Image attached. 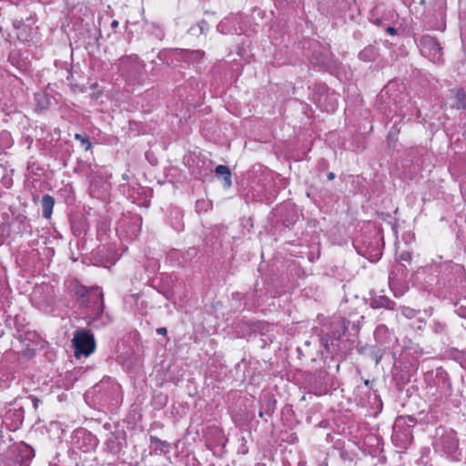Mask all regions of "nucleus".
I'll return each instance as SVG.
<instances>
[{
  "mask_svg": "<svg viewBox=\"0 0 466 466\" xmlns=\"http://www.w3.org/2000/svg\"><path fill=\"white\" fill-rule=\"evenodd\" d=\"M3 441L2 422H0V441Z\"/></svg>",
  "mask_w": 466,
  "mask_h": 466,
  "instance_id": "393cba45",
  "label": "nucleus"
},
{
  "mask_svg": "<svg viewBox=\"0 0 466 466\" xmlns=\"http://www.w3.org/2000/svg\"><path fill=\"white\" fill-rule=\"evenodd\" d=\"M420 50L423 56L433 62H439L441 58V47L431 36H424L420 42Z\"/></svg>",
  "mask_w": 466,
  "mask_h": 466,
  "instance_id": "39448f33",
  "label": "nucleus"
},
{
  "mask_svg": "<svg viewBox=\"0 0 466 466\" xmlns=\"http://www.w3.org/2000/svg\"><path fill=\"white\" fill-rule=\"evenodd\" d=\"M434 447L439 451L452 454L458 448L456 433L452 430L438 429Z\"/></svg>",
  "mask_w": 466,
  "mask_h": 466,
  "instance_id": "20e7f679",
  "label": "nucleus"
},
{
  "mask_svg": "<svg viewBox=\"0 0 466 466\" xmlns=\"http://www.w3.org/2000/svg\"><path fill=\"white\" fill-rule=\"evenodd\" d=\"M72 344L75 349V356H89L96 349V342L93 334L86 329H77L74 333Z\"/></svg>",
  "mask_w": 466,
  "mask_h": 466,
  "instance_id": "f03ea898",
  "label": "nucleus"
},
{
  "mask_svg": "<svg viewBox=\"0 0 466 466\" xmlns=\"http://www.w3.org/2000/svg\"><path fill=\"white\" fill-rule=\"evenodd\" d=\"M458 314H459L461 317H462V318L466 319V309H465V308H463V307L459 308V309H458Z\"/></svg>",
  "mask_w": 466,
  "mask_h": 466,
  "instance_id": "6ab92c4d",
  "label": "nucleus"
},
{
  "mask_svg": "<svg viewBox=\"0 0 466 466\" xmlns=\"http://www.w3.org/2000/svg\"><path fill=\"white\" fill-rule=\"evenodd\" d=\"M395 303L385 296H379L372 299V308H385L388 309H393Z\"/></svg>",
  "mask_w": 466,
  "mask_h": 466,
  "instance_id": "0eeeda50",
  "label": "nucleus"
},
{
  "mask_svg": "<svg viewBox=\"0 0 466 466\" xmlns=\"http://www.w3.org/2000/svg\"><path fill=\"white\" fill-rule=\"evenodd\" d=\"M118 26V21L116 20H114L112 23H111V27L112 28H116Z\"/></svg>",
  "mask_w": 466,
  "mask_h": 466,
  "instance_id": "5701e85b",
  "label": "nucleus"
},
{
  "mask_svg": "<svg viewBox=\"0 0 466 466\" xmlns=\"http://www.w3.org/2000/svg\"><path fill=\"white\" fill-rule=\"evenodd\" d=\"M347 326L344 320H337L331 323V329L320 339L321 344L328 353H334L339 346L338 341L345 334Z\"/></svg>",
  "mask_w": 466,
  "mask_h": 466,
  "instance_id": "7ed1b4c3",
  "label": "nucleus"
},
{
  "mask_svg": "<svg viewBox=\"0 0 466 466\" xmlns=\"http://www.w3.org/2000/svg\"><path fill=\"white\" fill-rule=\"evenodd\" d=\"M197 25H198L199 34H203L208 29V24L205 21L198 22Z\"/></svg>",
  "mask_w": 466,
  "mask_h": 466,
  "instance_id": "ddd939ff",
  "label": "nucleus"
},
{
  "mask_svg": "<svg viewBox=\"0 0 466 466\" xmlns=\"http://www.w3.org/2000/svg\"><path fill=\"white\" fill-rule=\"evenodd\" d=\"M388 334V328L385 325H380L376 328L374 336L379 342H382Z\"/></svg>",
  "mask_w": 466,
  "mask_h": 466,
  "instance_id": "9b49d317",
  "label": "nucleus"
},
{
  "mask_svg": "<svg viewBox=\"0 0 466 466\" xmlns=\"http://www.w3.org/2000/svg\"><path fill=\"white\" fill-rule=\"evenodd\" d=\"M76 138L79 139L80 141H82L83 144L86 145V149H89L91 147L90 142L86 138L83 137L81 135H76Z\"/></svg>",
  "mask_w": 466,
  "mask_h": 466,
  "instance_id": "2eb2a0df",
  "label": "nucleus"
},
{
  "mask_svg": "<svg viewBox=\"0 0 466 466\" xmlns=\"http://www.w3.org/2000/svg\"><path fill=\"white\" fill-rule=\"evenodd\" d=\"M400 258L404 259V260L410 259V255L409 254H402L400 256Z\"/></svg>",
  "mask_w": 466,
  "mask_h": 466,
  "instance_id": "b1692460",
  "label": "nucleus"
},
{
  "mask_svg": "<svg viewBox=\"0 0 466 466\" xmlns=\"http://www.w3.org/2000/svg\"><path fill=\"white\" fill-rule=\"evenodd\" d=\"M183 58L188 59L190 61H198L203 58L204 52L200 50H184L179 53Z\"/></svg>",
  "mask_w": 466,
  "mask_h": 466,
  "instance_id": "1a4fd4ad",
  "label": "nucleus"
},
{
  "mask_svg": "<svg viewBox=\"0 0 466 466\" xmlns=\"http://www.w3.org/2000/svg\"><path fill=\"white\" fill-rule=\"evenodd\" d=\"M53 206H44L43 216L46 218H50L52 215Z\"/></svg>",
  "mask_w": 466,
  "mask_h": 466,
  "instance_id": "4468645a",
  "label": "nucleus"
},
{
  "mask_svg": "<svg viewBox=\"0 0 466 466\" xmlns=\"http://www.w3.org/2000/svg\"><path fill=\"white\" fill-rule=\"evenodd\" d=\"M401 314L407 319H413L417 315V312L409 307H401Z\"/></svg>",
  "mask_w": 466,
  "mask_h": 466,
  "instance_id": "f8f14e48",
  "label": "nucleus"
},
{
  "mask_svg": "<svg viewBox=\"0 0 466 466\" xmlns=\"http://www.w3.org/2000/svg\"><path fill=\"white\" fill-rule=\"evenodd\" d=\"M188 33H189L190 35H200V34L198 33V25H195V26L190 27V28H189V30H188Z\"/></svg>",
  "mask_w": 466,
  "mask_h": 466,
  "instance_id": "a211bd4d",
  "label": "nucleus"
},
{
  "mask_svg": "<svg viewBox=\"0 0 466 466\" xmlns=\"http://www.w3.org/2000/svg\"><path fill=\"white\" fill-rule=\"evenodd\" d=\"M41 202L42 204H54V198L48 195H45Z\"/></svg>",
  "mask_w": 466,
  "mask_h": 466,
  "instance_id": "dca6fc26",
  "label": "nucleus"
},
{
  "mask_svg": "<svg viewBox=\"0 0 466 466\" xmlns=\"http://www.w3.org/2000/svg\"><path fill=\"white\" fill-rule=\"evenodd\" d=\"M364 383H365V385L368 386L370 384V380H366Z\"/></svg>",
  "mask_w": 466,
  "mask_h": 466,
  "instance_id": "a878e982",
  "label": "nucleus"
},
{
  "mask_svg": "<svg viewBox=\"0 0 466 466\" xmlns=\"http://www.w3.org/2000/svg\"><path fill=\"white\" fill-rule=\"evenodd\" d=\"M150 444L154 446L155 451H160L161 453L167 454L170 451V444L166 441H161L157 437H150Z\"/></svg>",
  "mask_w": 466,
  "mask_h": 466,
  "instance_id": "6e6552de",
  "label": "nucleus"
},
{
  "mask_svg": "<svg viewBox=\"0 0 466 466\" xmlns=\"http://www.w3.org/2000/svg\"><path fill=\"white\" fill-rule=\"evenodd\" d=\"M376 56H377L376 50L372 46L365 47L359 54L360 59H361L363 61H372L375 59Z\"/></svg>",
  "mask_w": 466,
  "mask_h": 466,
  "instance_id": "9d476101",
  "label": "nucleus"
},
{
  "mask_svg": "<svg viewBox=\"0 0 466 466\" xmlns=\"http://www.w3.org/2000/svg\"><path fill=\"white\" fill-rule=\"evenodd\" d=\"M434 331L437 333L442 332L444 329V326L439 322L435 323L433 326Z\"/></svg>",
  "mask_w": 466,
  "mask_h": 466,
  "instance_id": "f3484780",
  "label": "nucleus"
},
{
  "mask_svg": "<svg viewBox=\"0 0 466 466\" xmlns=\"http://www.w3.org/2000/svg\"><path fill=\"white\" fill-rule=\"evenodd\" d=\"M74 295L80 307L87 309V314L92 319L98 318L104 309L103 292L99 288H86L77 285L74 288Z\"/></svg>",
  "mask_w": 466,
  "mask_h": 466,
  "instance_id": "f257e3e1",
  "label": "nucleus"
},
{
  "mask_svg": "<svg viewBox=\"0 0 466 466\" xmlns=\"http://www.w3.org/2000/svg\"><path fill=\"white\" fill-rule=\"evenodd\" d=\"M216 177L220 180L224 187H230L232 185L231 172L228 167L219 165L215 169Z\"/></svg>",
  "mask_w": 466,
  "mask_h": 466,
  "instance_id": "423d86ee",
  "label": "nucleus"
},
{
  "mask_svg": "<svg viewBox=\"0 0 466 466\" xmlns=\"http://www.w3.org/2000/svg\"><path fill=\"white\" fill-rule=\"evenodd\" d=\"M387 31L390 35H394L396 33V30L393 27H388Z\"/></svg>",
  "mask_w": 466,
  "mask_h": 466,
  "instance_id": "4be33fe9",
  "label": "nucleus"
},
{
  "mask_svg": "<svg viewBox=\"0 0 466 466\" xmlns=\"http://www.w3.org/2000/svg\"><path fill=\"white\" fill-rule=\"evenodd\" d=\"M157 333L159 334V335H166L167 334V329L162 327V328H158L157 329Z\"/></svg>",
  "mask_w": 466,
  "mask_h": 466,
  "instance_id": "aec40b11",
  "label": "nucleus"
},
{
  "mask_svg": "<svg viewBox=\"0 0 466 466\" xmlns=\"http://www.w3.org/2000/svg\"><path fill=\"white\" fill-rule=\"evenodd\" d=\"M327 177L329 180H333L335 178V174L333 172H329L327 174Z\"/></svg>",
  "mask_w": 466,
  "mask_h": 466,
  "instance_id": "412c9836",
  "label": "nucleus"
}]
</instances>
